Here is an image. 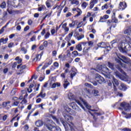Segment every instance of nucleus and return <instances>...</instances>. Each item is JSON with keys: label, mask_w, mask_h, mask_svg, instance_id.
Listing matches in <instances>:
<instances>
[{"label": "nucleus", "mask_w": 131, "mask_h": 131, "mask_svg": "<svg viewBox=\"0 0 131 131\" xmlns=\"http://www.w3.org/2000/svg\"><path fill=\"white\" fill-rule=\"evenodd\" d=\"M79 99L80 101L82 102L83 104L84 105L86 108L88 109V110H89L88 112L93 117V119L94 120V121H97V119H98V118L97 117V116H101V115H103V114H105L104 112L96 113V112H98V110L91 109V108H92V106L89 105V103H88L83 98L80 97Z\"/></svg>", "instance_id": "obj_1"}, {"label": "nucleus", "mask_w": 131, "mask_h": 131, "mask_svg": "<svg viewBox=\"0 0 131 131\" xmlns=\"http://www.w3.org/2000/svg\"><path fill=\"white\" fill-rule=\"evenodd\" d=\"M63 116L66 122L64 121V120H61L60 121L62 124H63L66 131H68L69 129V127H68L67 122L70 123L71 124H72V121H73V117L69 115H67L66 114H63Z\"/></svg>", "instance_id": "obj_2"}, {"label": "nucleus", "mask_w": 131, "mask_h": 131, "mask_svg": "<svg viewBox=\"0 0 131 131\" xmlns=\"http://www.w3.org/2000/svg\"><path fill=\"white\" fill-rule=\"evenodd\" d=\"M45 126L50 131H61L59 126H55V122L52 120L48 119L45 123Z\"/></svg>", "instance_id": "obj_3"}, {"label": "nucleus", "mask_w": 131, "mask_h": 131, "mask_svg": "<svg viewBox=\"0 0 131 131\" xmlns=\"http://www.w3.org/2000/svg\"><path fill=\"white\" fill-rule=\"evenodd\" d=\"M107 66L108 67L111 69L113 71H114L115 74L116 72H118L117 70L120 71V72H123V70L122 69L120 68V67L119 65H116L114 64V63H112L110 61L107 62Z\"/></svg>", "instance_id": "obj_4"}, {"label": "nucleus", "mask_w": 131, "mask_h": 131, "mask_svg": "<svg viewBox=\"0 0 131 131\" xmlns=\"http://www.w3.org/2000/svg\"><path fill=\"white\" fill-rule=\"evenodd\" d=\"M120 106L124 109V111H127V112H128V111H130L131 106L130 105H129V103H127L125 102H122L120 103Z\"/></svg>", "instance_id": "obj_5"}, {"label": "nucleus", "mask_w": 131, "mask_h": 131, "mask_svg": "<svg viewBox=\"0 0 131 131\" xmlns=\"http://www.w3.org/2000/svg\"><path fill=\"white\" fill-rule=\"evenodd\" d=\"M48 84H49V82H46L43 85V86L41 88V92L40 93L36 96V98H39V97H41V98H43L46 97V94H43V88H47L48 86Z\"/></svg>", "instance_id": "obj_6"}, {"label": "nucleus", "mask_w": 131, "mask_h": 131, "mask_svg": "<svg viewBox=\"0 0 131 131\" xmlns=\"http://www.w3.org/2000/svg\"><path fill=\"white\" fill-rule=\"evenodd\" d=\"M95 80L100 84H102V83H104V82H105V79L103 77H101V75L98 74L96 75Z\"/></svg>", "instance_id": "obj_7"}, {"label": "nucleus", "mask_w": 131, "mask_h": 131, "mask_svg": "<svg viewBox=\"0 0 131 131\" xmlns=\"http://www.w3.org/2000/svg\"><path fill=\"white\" fill-rule=\"evenodd\" d=\"M116 14V13L115 12H113V15H112V20H107V23L108 25H110L111 23H118V19H117V18H116L115 17Z\"/></svg>", "instance_id": "obj_8"}, {"label": "nucleus", "mask_w": 131, "mask_h": 131, "mask_svg": "<svg viewBox=\"0 0 131 131\" xmlns=\"http://www.w3.org/2000/svg\"><path fill=\"white\" fill-rule=\"evenodd\" d=\"M115 75L116 76H117L118 77H119V78H120L121 80H123V81H128V79L127 78V77H126L125 76L123 75H122L121 74H120V73L118 72H115Z\"/></svg>", "instance_id": "obj_9"}, {"label": "nucleus", "mask_w": 131, "mask_h": 131, "mask_svg": "<svg viewBox=\"0 0 131 131\" xmlns=\"http://www.w3.org/2000/svg\"><path fill=\"white\" fill-rule=\"evenodd\" d=\"M127 5L124 2H120L119 4V11H123L126 9Z\"/></svg>", "instance_id": "obj_10"}, {"label": "nucleus", "mask_w": 131, "mask_h": 131, "mask_svg": "<svg viewBox=\"0 0 131 131\" xmlns=\"http://www.w3.org/2000/svg\"><path fill=\"white\" fill-rule=\"evenodd\" d=\"M98 45H99V48H101L102 49H106L107 52H109V51H111V47L110 46H107L106 43L104 42H99Z\"/></svg>", "instance_id": "obj_11"}, {"label": "nucleus", "mask_w": 131, "mask_h": 131, "mask_svg": "<svg viewBox=\"0 0 131 131\" xmlns=\"http://www.w3.org/2000/svg\"><path fill=\"white\" fill-rule=\"evenodd\" d=\"M6 12L9 14V15H12L14 13H19L18 10H13V8L12 7L8 6Z\"/></svg>", "instance_id": "obj_12"}, {"label": "nucleus", "mask_w": 131, "mask_h": 131, "mask_svg": "<svg viewBox=\"0 0 131 131\" xmlns=\"http://www.w3.org/2000/svg\"><path fill=\"white\" fill-rule=\"evenodd\" d=\"M125 46V43L122 41H121L119 43L118 45V50L122 53V52H124V50H123L124 46Z\"/></svg>", "instance_id": "obj_13"}, {"label": "nucleus", "mask_w": 131, "mask_h": 131, "mask_svg": "<svg viewBox=\"0 0 131 131\" xmlns=\"http://www.w3.org/2000/svg\"><path fill=\"white\" fill-rule=\"evenodd\" d=\"M70 106H71V107L74 109V110H76V111H81V110L79 108V107H78V106H77L76 103L75 102H71L70 104Z\"/></svg>", "instance_id": "obj_14"}, {"label": "nucleus", "mask_w": 131, "mask_h": 131, "mask_svg": "<svg viewBox=\"0 0 131 131\" xmlns=\"http://www.w3.org/2000/svg\"><path fill=\"white\" fill-rule=\"evenodd\" d=\"M123 50L124 52H122V53H126L128 52V51H130L131 50V47L129 44L127 43H125V46L124 47Z\"/></svg>", "instance_id": "obj_15"}, {"label": "nucleus", "mask_w": 131, "mask_h": 131, "mask_svg": "<svg viewBox=\"0 0 131 131\" xmlns=\"http://www.w3.org/2000/svg\"><path fill=\"white\" fill-rule=\"evenodd\" d=\"M118 58H119V59H120L121 61H122L123 63H125V64H128V63H129V61H128V58H127L123 55L121 56V58H122V59L120 58L119 57H118Z\"/></svg>", "instance_id": "obj_16"}, {"label": "nucleus", "mask_w": 131, "mask_h": 131, "mask_svg": "<svg viewBox=\"0 0 131 131\" xmlns=\"http://www.w3.org/2000/svg\"><path fill=\"white\" fill-rule=\"evenodd\" d=\"M115 60L116 61V62H117V63H118V64H116V65H119V66L120 67V68L121 69V68L123 67V63H122L121 59H119V58L118 57V58H115Z\"/></svg>", "instance_id": "obj_17"}, {"label": "nucleus", "mask_w": 131, "mask_h": 131, "mask_svg": "<svg viewBox=\"0 0 131 131\" xmlns=\"http://www.w3.org/2000/svg\"><path fill=\"white\" fill-rule=\"evenodd\" d=\"M95 4H98V0H91L90 3V9H93Z\"/></svg>", "instance_id": "obj_18"}, {"label": "nucleus", "mask_w": 131, "mask_h": 131, "mask_svg": "<svg viewBox=\"0 0 131 131\" xmlns=\"http://www.w3.org/2000/svg\"><path fill=\"white\" fill-rule=\"evenodd\" d=\"M35 125L37 127H39V126H42L43 125V121L41 120H38L35 122Z\"/></svg>", "instance_id": "obj_19"}, {"label": "nucleus", "mask_w": 131, "mask_h": 131, "mask_svg": "<svg viewBox=\"0 0 131 131\" xmlns=\"http://www.w3.org/2000/svg\"><path fill=\"white\" fill-rule=\"evenodd\" d=\"M8 19V12L7 11H4L1 20H7Z\"/></svg>", "instance_id": "obj_20"}, {"label": "nucleus", "mask_w": 131, "mask_h": 131, "mask_svg": "<svg viewBox=\"0 0 131 131\" xmlns=\"http://www.w3.org/2000/svg\"><path fill=\"white\" fill-rule=\"evenodd\" d=\"M52 63H53L52 60H50L48 62L45 63L44 66L42 67V69H46V68H47V67H49L50 65H51Z\"/></svg>", "instance_id": "obj_21"}, {"label": "nucleus", "mask_w": 131, "mask_h": 131, "mask_svg": "<svg viewBox=\"0 0 131 131\" xmlns=\"http://www.w3.org/2000/svg\"><path fill=\"white\" fill-rule=\"evenodd\" d=\"M91 47H85L83 50V55H89V51H90Z\"/></svg>", "instance_id": "obj_22"}, {"label": "nucleus", "mask_w": 131, "mask_h": 131, "mask_svg": "<svg viewBox=\"0 0 131 131\" xmlns=\"http://www.w3.org/2000/svg\"><path fill=\"white\" fill-rule=\"evenodd\" d=\"M66 110L68 113L71 114V115H74V114H75V112L69 107H67Z\"/></svg>", "instance_id": "obj_23"}, {"label": "nucleus", "mask_w": 131, "mask_h": 131, "mask_svg": "<svg viewBox=\"0 0 131 131\" xmlns=\"http://www.w3.org/2000/svg\"><path fill=\"white\" fill-rule=\"evenodd\" d=\"M127 34V35H128L129 36H126L125 37V41L127 42V43H130L131 44V38H130V36L127 34Z\"/></svg>", "instance_id": "obj_24"}, {"label": "nucleus", "mask_w": 131, "mask_h": 131, "mask_svg": "<svg viewBox=\"0 0 131 131\" xmlns=\"http://www.w3.org/2000/svg\"><path fill=\"white\" fill-rule=\"evenodd\" d=\"M45 10H47V7L45 5H41V7L37 8L38 12H41V11H45Z\"/></svg>", "instance_id": "obj_25"}, {"label": "nucleus", "mask_w": 131, "mask_h": 131, "mask_svg": "<svg viewBox=\"0 0 131 131\" xmlns=\"http://www.w3.org/2000/svg\"><path fill=\"white\" fill-rule=\"evenodd\" d=\"M113 83L114 85H116L117 86L119 85V82H118V80L116 79L114 77H113Z\"/></svg>", "instance_id": "obj_26"}, {"label": "nucleus", "mask_w": 131, "mask_h": 131, "mask_svg": "<svg viewBox=\"0 0 131 131\" xmlns=\"http://www.w3.org/2000/svg\"><path fill=\"white\" fill-rule=\"evenodd\" d=\"M78 21L77 20H74L72 21L71 24H69V26L70 28H72V27H74L76 24H77Z\"/></svg>", "instance_id": "obj_27"}, {"label": "nucleus", "mask_w": 131, "mask_h": 131, "mask_svg": "<svg viewBox=\"0 0 131 131\" xmlns=\"http://www.w3.org/2000/svg\"><path fill=\"white\" fill-rule=\"evenodd\" d=\"M75 102L76 103H77L79 105V106H80V107L83 109V110H85V107L83 106V105L81 104V102H80V101L78 99H75Z\"/></svg>", "instance_id": "obj_28"}, {"label": "nucleus", "mask_w": 131, "mask_h": 131, "mask_svg": "<svg viewBox=\"0 0 131 131\" xmlns=\"http://www.w3.org/2000/svg\"><path fill=\"white\" fill-rule=\"evenodd\" d=\"M18 90L16 88H13L10 92V96H15L16 93H17Z\"/></svg>", "instance_id": "obj_29"}, {"label": "nucleus", "mask_w": 131, "mask_h": 131, "mask_svg": "<svg viewBox=\"0 0 131 131\" xmlns=\"http://www.w3.org/2000/svg\"><path fill=\"white\" fill-rule=\"evenodd\" d=\"M72 57H73L74 58L77 57V56H79L80 57V56H81V55H79L78 52H77V51H73L72 53Z\"/></svg>", "instance_id": "obj_30"}, {"label": "nucleus", "mask_w": 131, "mask_h": 131, "mask_svg": "<svg viewBox=\"0 0 131 131\" xmlns=\"http://www.w3.org/2000/svg\"><path fill=\"white\" fill-rule=\"evenodd\" d=\"M77 10L76 11V12H77L78 13L76 15H75V17H79V16L81 15L82 11H81V10L79 8H77Z\"/></svg>", "instance_id": "obj_31"}, {"label": "nucleus", "mask_w": 131, "mask_h": 131, "mask_svg": "<svg viewBox=\"0 0 131 131\" xmlns=\"http://www.w3.org/2000/svg\"><path fill=\"white\" fill-rule=\"evenodd\" d=\"M40 59H41V58H39V54H36L35 56V58H33V61H35L36 62H37L38 61H40Z\"/></svg>", "instance_id": "obj_32"}, {"label": "nucleus", "mask_w": 131, "mask_h": 131, "mask_svg": "<svg viewBox=\"0 0 131 131\" xmlns=\"http://www.w3.org/2000/svg\"><path fill=\"white\" fill-rule=\"evenodd\" d=\"M8 40H9V38H6L5 39L2 38L0 39V42H3V43L6 44L7 42H8Z\"/></svg>", "instance_id": "obj_33"}, {"label": "nucleus", "mask_w": 131, "mask_h": 131, "mask_svg": "<svg viewBox=\"0 0 131 131\" xmlns=\"http://www.w3.org/2000/svg\"><path fill=\"white\" fill-rule=\"evenodd\" d=\"M122 114H124L125 116V118H126V119H129V118H131V114H127L126 113L124 112H122Z\"/></svg>", "instance_id": "obj_34"}, {"label": "nucleus", "mask_w": 131, "mask_h": 131, "mask_svg": "<svg viewBox=\"0 0 131 131\" xmlns=\"http://www.w3.org/2000/svg\"><path fill=\"white\" fill-rule=\"evenodd\" d=\"M76 49L78 50L79 52H81L82 51V47H81V44L79 43L76 46Z\"/></svg>", "instance_id": "obj_35"}, {"label": "nucleus", "mask_w": 131, "mask_h": 131, "mask_svg": "<svg viewBox=\"0 0 131 131\" xmlns=\"http://www.w3.org/2000/svg\"><path fill=\"white\" fill-rule=\"evenodd\" d=\"M15 60L17 61V64H21V63H22V58H20L19 56H17L15 58Z\"/></svg>", "instance_id": "obj_36"}, {"label": "nucleus", "mask_w": 131, "mask_h": 131, "mask_svg": "<svg viewBox=\"0 0 131 131\" xmlns=\"http://www.w3.org/2000/svg\"><path fill=\"white\" fill-rule=\"evenodd\" d=\"M71 4L78 6V5H79V1L78 0H72L71 2Z\"/></svg>", "instance_id": "obj_37"}, {"label": "nucleus", "mask_w": 131, "mask_h": 131, "mask_svg": "<svg viewBox=\"0 0 131 131\" xmlns=\"http://www.w3.org/2000/svg\"><path fill=\"white\" fill-rule=\"evenodd\" d=\"M70 75L71 79H73V77H74L75 75H76V72L72 70Z\"/></svg>", "instance_id": "obj_38"}, {"label": "nucleus", "mask_w": 131, "mask_h": 131, "mask_svg": "<svg viewBox=\"0 0 131 131\" xmlns=\"http://www.w3.org/2000/svg\"><path fill=\"white\" fill-rule=\"evenodd\" d=\"M121 88H122V91H126L127 90V87H126V85L124 83L121 84Z\"/></svg>", "instance_id": "obj_39"}, {"label": "nucleus", "mask_w": 131, "mask_h": 131, "mask_svg": "<svg viewBox=\"0 0 131 131\" xmlns=\"http://www.w3.org/2000/svg\"><path fill=\"white\" fill-rule=\"evenodd\" d=\"M6 7H7V4H6V2H3L0 5V8L1 9H6Z\"/></svg>", "instance_id": "obj_40"}, {"label": "nucleus", "mask_w": 131, "mask_h": 131, "mask_svg": "<svg viewBox=\"0 0 131 131\" xmlns=\"http://www.w3.org/2000/svg\"><path fill=\"white\" fill-rule=\"evenodd\" d=\"M45 4L48 9H50V8L52 7V6L51 5V3H50V0H47L45 2Z\"/></svg>", "instance_id": "obj_41"}, {"label": "nucleus", "mask_w": 131, "mask_h": 131, "mask_svg": "<svg viewBox=\"0 0 131 131\" xmlns=\"http://www.w3.org/2000/svg\"><path fill=\"white\" fill-rule=\"evenodd\" d=\"M52 117L53 120H54V121L55 122H56V123H57V124H59V123H60V122H59V119L58 118H57V117H56V116H52Z\"/></svg>", "instance_id": "obj_42"}, {"label": "nucleus", "mask_w": 131, "mask_h": 131, "mask_svg": "<svg viewBox=\"0 0 131 131\" xmlns=\"http://www.w3.org/2000/svg\"><path fill=\"white\" fill-rule=\"evenodd\" d=\"M50 36H51V33L50 32H47L45 35L44 38L45 39H48Z\"/></svg>", "instance_id": "obj_43"}, {"label": "nucleus", "mask_w": 131, "mask_h": 131, "mask_svg": "<svg viewBox=\"0 0 131 131\" xmlns=\"http://www.w3.org/2000/svg\"><path fill=\"white\" fill-rule=\"evenodd\" d=\"M102 71L105 73H109V69H108V68H107V67H105L103 68L102 69Z\"/></svg>", "instance_id": "obj_44"}, {"label": "nucleus", "mask_w": 131, "mask_h": 131, "mask_svg": "<svg viewBox=\"0 0 131 131\" xmlns=\"http://www.w3.org/2000/svg\"><path fill=\"white\" fill-rule=\"evenodd\" d=\"M92 93L95 97H97V96H98V94H99V91L98 90H94L92 91Z\"/></svg>", "instance_id": "obj_45"}, {"label": "nucleus", "mask_w": 131, "mask_h": 131, "mask_svg": "<svg viewBox=\"0 0 131 131\" xmlns=\"http://www.w3.org/2000/svg\"><path fill=\"white\" fill-rule=\"evenodd\" d=\"M68 85H70V82H69L68 83H63V88L65 90L68 88Z\"/></svg>", "instance_id": "obj_46"}, {"label": "nucleus", "mask_w": 131, "mask_h": 131, "mask_svg": "<svg viewBox=\"0 0 131 131\" xmlns=\"http://www.w3.org/2000/svg\"><path fill=\"white\" fill-rule=\"evenodd\" d=\"M111 43H112V48H114V45H115V43H117V39H114V40L111 41Z\"/></svg>", "instance_id": "obj_47"}, {"label": "nucleus", "mask_w": 131, "mask_h": 131, "mask_svg": "<svg viewBox=\"0 0 131 131\" xmlns=\"http://www.w3.org/2000/svg\"><path fill=\"white\" fill-rule=\"evenodd\" d=\"M108 8H109V7L108 6V4H105V5H104L101 7V10H105V9L107 10Z\"/></svg>", "instance_id": "obj_48"}, {"label": "nucleus", "mask_w": 131, "mask_h": 131, "mask_svg": "<svg viewBox=\"0 0 131 131\" xmlns=\"http://www.w3.org/2000/svg\"><path fill=\"white\" fill-rule=\"evenodd\" d=\"M27 100L25 98H23V100L21 101V102H20V104L23 105V104H27Z\"/></svg>", "instance_id": "obj_49"}, {"label": "nucleus", "mask_w": 131, "mask_h": 131, "mask_svg": "<svg viewBox=\"0 0 131 131\" xmlns=\"http://www.w3.org/2000/svg\"><path fill=\"white\" fill-rule=\"evenodd\" d=\"M88 3L84 2L82 4H81V7H82V8H84V9H85V8H86V7L88 6Z\"/></svg>", "instance_id": "obj_50"}, {"label": "nucleus", "mask_w": 131, "mask_h": 131, "mask_svg": "<svg viewBox=\"0 0 131 131\" xmlns=\"http://www.w3.org/2000/svg\"><path fill=\"white\" fill-rule=\"evenodd\" d=\"M124 34H127V33L131 34V30L129 29H127L124 32Z\"/></svg>", "instance_id": "obj_51"}, {"label": "nucleus", "mask_w": 131, "mask_h": 131, "mask_svg": "<svg viewBox=\"0 0 131 131\" xmlns=\"http://www.w3.org/2000/svg\"><path fill=\"white\" fill-rule=\"evenodd\" d=\"M21 52H23L24 54H27V49H26L25 48V47H22L21 48Z\"/></svg>", "instance_id": "obj_52"}, {"label": "nucleus", "mask_w": 131, "mask_h": 131, "mask_svg": "<svg viewBox=\"0 0 131 131\" xmlns=\"http://www.w3.org/2000/svg\"><path fill=\"white\" fill-rule=\"evenodd\" d=\"M24 73V70H22V69H20L19 71H18V72L17 73V75H20V74H23Z\"/></svg>", "instance_id": "obj_53"}, {"label": "nucleus", "mask_w": 131, "mask_h": 131, "mask_svg": "<svg viewBox=\"0 0 131 131\" xmlns=\"http://www.w3.org/2000/svg\"><path fill=\"white\" fill-rule=\"evenodd\" d=\"M49 45L48 41L47 40H45L43 42V45L42 46H43V47L45 48H48V45Z\"/></svg>", "instance_id": "obj_54"}, {"label": "nucleus", "mask_w": 131, "mask_h": 131, "mask_svg": "<svg viewBox=\"0 0 131 131\" xmlns=\"http://www.w3.org/2000/svg\"><path fill=\"white\" fill-rule=\"evenodd\" d=\"M36 40V36L33 35L31 38H30V41H35Z\"/></svg>", "instance_id": "obj_55"}, {"label": "nucleus", "mask_w": 131, "mask_h": 131, "mask_svg": "<svg viewBox=\"0 0 131 131\" xmlns=\"http://www.w3.org/2000/svg\"><path fill=\"white\" fill-rule=\"evenodd\" d=\"M84 35H81L77 37V40H80V39H82V38H84Z\"/></svg>", "instance_id": "obj_56"}, {"label": "nucleus", "mask_w": 131, "mask_h": 131, "mask_svg": "<svg viewBox=\"0 0 131 131\" xmlns=\"http://www.w3.org/2000/svg\"><path fill=\"white\" fill-rule=\"evenodd\" d=\"M48 45H50V46L54 45V41L52 39L48 40Z\"/></svg>", "instance_id": "obj_57"}, {"label": "nucleus", "mask_w": 131, "mask_h": 131, "mask_svg": "<svg viewBox=\"0 0 131 131\" xmlns=\"http://www.w3.org/2000/svg\"><path fill=\"white\" fill-rule=\"evenodd\" d=\"M39 52H40V51H43V50H45V47H43V45H41L39 47Z\"/></svg>", "instance_id": "obj_58"}, {"label": "nucleus", "mask_w": 131, "mask_h": 131, "mask_svg": "<svg viewBox=\"0 0 131 131\" xmlns=\"http://www.w3.org/2000/svg\"><path fill=\"white\" fill-rule=\"evenodd\" d=\"M61 77H62V79H65L66 78V73H62L60 75Z\"/></svg>", "instance_id": "obj_59"}, {"label": "nucleus", "mask_w": 131, "mask_h": 131, "mask_svg": "<svg viewBox=\"0 0 131 131\" xmlns=\"http://www.w3.org/2000/svg\"><path fill=\"white\" fill-rule=\"evenodd\" d=\"M105 20H106L103 16H101L100 20H99V22H101L102 23L105 22Z\"/></svg>", "instance_id": "obj_60"}, {"label": "nucleus", "mask_w": 131, "mask_h": 131, "mask_svg": "<svg viewBox=\"0 0 131 131\" xmlns=\"http://www.w3.org/2000/svg\"><path fill=\"white\" fill-rule=\"evenodd\" d=\"M17 65V62H14L13 63V64H12V68L13 69H15L16 68Z\"/></svg>", "instance_id": "obj_61"}, {"label": "nucleus", "mask_w": 131, "mask_h": 131, "mask_svg": "<svg viewBox=\"0 0 131 131\" xmlns=\"http://www.w3.org/2000/svg\"><path fill=\"white\" fill-rule=\"evenodd\" d=\"M33 23V21H32V19H29L28 20V25H30V26L32 25Z\"/></svg>", "instance_id": "obj_62"}, {"label": "nucleus", "mask_w": 131, "mask_h": 131, "mask_svg": "<svg viewBox=\"0 0 131 131\" xmlns=\"http://www.w3.org/2000/svg\"><path fill=\"white\" fill-rule=\"evenodd\" d=\"M45 34H46V29H43L42 31L41 32V35H42V36H43Z\"/></svg>", "instance_id": "obj_63"}, {"label": "nucleus", "mask_w": 131, "mask_h": 131, "mask_svg": "<svg viewBox=\"0 0 131 131\" xmlns=\"http://www.w3.org/2000/svg\"><path fill=\"white\" fill-rule=\"evenodd\" d=\"M123 131H131V129L129 128H124L123 129Z\"/></svg>", "instance_id": "obj_64"}]
</instances>
